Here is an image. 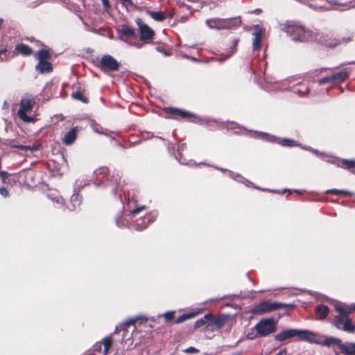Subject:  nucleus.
Listing matches in <instances>:
<instances>
[{"label": "nucleus", "mask_w": 355, "mask_h": 355, "mask_svg": "<svg viewBox=\"0 0 355 355\" xmlns=\"http://www.w3.org/2000/svg\"><path fill=\"white\" fill-rule=\"evenodd\" d=\"M117 34V39L125 42L127 44H132V41L137 38V35L135 30L128 25H123L121 28L118 29Z\"/></svg>", "instance_id": "8"}, {"label": "nucleus", "mask_w": 355, "mask_h": 355, "mask_svg": "<svg viewBox=\"0 0 355 355\" xmlns=\"http://www.w3.org/2000/svg\"><path fill=\"white\" fill-rule=\"evenodd\" d=\"M165 112L181 118H190L195 116V115L191 112L174 107H166L165 108Z\"/></svg>", "instance_id": "17"}, {"label": "nucleus", "mask_w": 355, "mask_h": 355, "mask_svg": "<svg viewBox=\"0 0 355 355\" xmlns=\"http://www.w3.org/2000/svg\"><path fill=\"white\" fill-rule=\"evenodd\" d=\"M108 173V168L107 167H101L98 170L95 171V174L97 177H98L100 175H107Z\"/></svg>", "instance_id": "37"}, {"label": "nucleus", "mask_w": 355, "mask_h": 355, "mask_svg": "<svg viewBox=\"0 0 355 355\" xmlns=\"http://www.w3.org/2000/svg\"><path fill=\"white\" fill-rule=\"evenodd\" d=\"M336 310L339 313L335 317L334 325L336 327L348 333L354 332L355 325L348 317V314L352 312V310H347L341 306H336Z\"/></svg>", "instance_id": "3"}, {"label": "nucleus", "mask_w": 355, "mask_h": 355, "mask_svg": "<svg viewBox=\"0 0 355 355\" xmlns=\"http://www.w3.org/2000/svg\"><path fill=\"white\" fill-rule=\"evenodd\" d=\"M12 146L14 148H19L21 150H29L31 152L35 151L38 149V147L36 146H24V145L13 144Z\"/></svg>", "instance_id": "32"}, {"label": "nucleus", "mask_w": 355, "mask_h": 355, "mask_svg": "<svg viewBox=\"0 0 355 355\" xmlns=\"http://www.w3.org/2000/svg\"><path fill=\"white\" fill-rule=\"evenodd\" d=\"M129 46H133L137 49H141L143 46V44L139 42L132 41V44H129Z\"/></svg>", "instance_id": "46"}, {"label": "nucleus", "mask_w": 355, "mask_h": 355, "mask_svg": "<svg viewBox=\"0 0 355 355\" xmlns=\"http://www.w3.org/2000/svg\"><path fill=\"white\" fill-rule=\"evenodd\" d=\"M331 86H332V85H329V87H328L327 89H330V87H331Z\"/></svg>", "instance_id": "61"}, {"label": "nucleus", "mask_w": 355, "mask_h": 355, "mask_svg": "<svg viewBox=\"0 0 355 355\" xmlns=\"http://www.w3.org/2000/svg\"><path fill=\"white\" fill-rule=\"evenodd\" d=\"M316 334L309 330H300L295 329H288L281 331L275 336V340L277 341H284L286 339L293 337H298L302 340L313 341V338Z\"/></svg>", "instance_id": "4"}, {"label": "nucleus", "mask_w": 355, "mask_h": 355, "mask_svg": "<svg viewBox=\"0 0 355 355\" xmlns=\"http://www.w3.org/2000/svg\"><path fill=\"white\" fill-rule=\"evenodd\" d=\"M114 178V181L111 180L109 187L111 189L112 192L114 194H116L118 191L121 189V178L119 177V174L116 175V177H113Z\"/></svg>", "instance_id": "22"}, {"label": "nucleus", "mask_w": 355, "mask_h": 355, "mask_svg": "<svg viewBox=\"0 0 355 355\" xmlns=\"http://www.w3.org/2000/svg\"><path fill=\"white\" fill-rule=\"evenodd\" d=\"M254 329L257 334L254 336L252 334L248 333L247 335L248 339L264 337L273 333L276 330V322L272 318L262 319L254 326Z\"/></svg>", "instance_id": "6"}, {"label": "nucleus", "mask_w": 355, "mask_h": 355, "mask_svg": "<svg viewBox=\"0 0 355 355\" xmlns=\"http://www.w3.org/2000/svg\"><path fill=\"white\" fill-rule=\"evenodd\" d=\"M327 162H328L329 163H331V164L333 163V162H331V160H328Z\"/></svg>", "instance_id": "60"}, {"label": "nucleus", "mask_w": 355, "mask_h": 355, "mask_svg": "<svg viewBox=\"0 0 355 355\" xmlns=\"http://www.w3.org/2000/svg\"><path fill=\"white\" fill-rule=\"evenodd\" d=\"M140 40L149 42L154 35V31L146 24H139Z\"/></svg>", "instance_id": "13"}, {"label": "nucleus", "mask_w": 355, "mask_h": 355, "mask_svg": "<svg viewBox=\"0 0 355 355\" xmlns=\"http://www.w3.org/2000/svg\"><path fill=\"white\" fill-rule=\"evenodd\" d=\"M277 355H286V351L285 349L279 352Z\"/></svg>", "instance_id": "54"}, {"label": "nucleus", "mask_w": 355, "mask_h": 355, "mask_svg": "<svg viewBox=\"0 0 355 355\" xmlns=\"http://www.w3.org/2000/svg\"><path fill=\"white\" fill-rule=\"evenodd\" d=\"M119 66V62L110 55H104L99 62V67L110 71L118 70Z\"/></svg>", "instance_id": "9"}, {"label": "nucleus", "mask_w": 355, "mask_h": 355, "mask_svg": "<svg viewBox=\"0 0 355 355\" xmlns=\"http://www.w3.org/2000/svg\"><path fill=\"white\" fill-rule=\"evenodd\" d=\"M145 208H146L145 206L138 207L137 208L132 210L130 211V214L132 216H135V215L137 214L138 213H139L141 210L145 209Z\"/></svg>", "instance_id": "43"}, {"label": "nucleus", "mask_w": 355, "mask_h": 355, "mask_svg": "<svg viewBox=\"0 0 355 355\" xmlns=\"http://www.w3.org/2000/svg\"><path fill=\"white\" fill-rule=\"evenodd\" d=\"M173 314H174V312L169 311V312L165 313L163 315V316H164V319L166 320V321H170L173 319Z\"/></svg>", "instance_id": "40"}, {"label": "nucleus", "mask_w": 355, "mask_h": 355, "mask_svg": "<svg viewBox=\"0 0 355 355\" xmlns=\"http://www.w3.org/2000/svg\"><path fill=\"white\" fill-rule=\"evenodd\" d=\"M331 86H332V85H329V87H328L327 89H330V87H331Z\"/></svg>", "instance_id": "62"}, {"label": "nucleus", "mask_w": 355, "mask_h": 355, "mask_svg": "<svg viewBox=\"0 0 355 355\" xmlns=\"http://www.w3.org/2000/svg\"><path fill=\"white\" fill-rule=\"evenodd\" d=\"M345 309H347V310H350L351 309L352 311V310H355V304L352 306L350 308L346 307Z\"/></svg>", "instance_id": "57"}, {"label": "nucleus", "mask_w": 355, "mask_h": 355, "mask_svg": "<svg viewBox=\"0 0 355 355\" xmlns=\"http://www.w3.org/2000/svg\"><path fill=\"white\" fill-rule=\"evenodd\" d=\"M6 53H7L6 49H3L0 50V55H4V58H0V61L6 60L8 59L7 58Z\"/></svg>", "instance_id": "47"}, {"label": "nucleus", "mask_w": 355, "mask_h": 355, "mask_svg": "<svg viewBox=\"0 0 355 355\" xmlns=\"http://www.w3.org/2000/svg\"><path fill=\"white\" fill-rule=\"evenodd\" d=\"M260 135H261L262 137H269L270 136L264 132H259V133Z\"/></svg>", "instance_id": "56"}, {"label": "nucleus", "mask_w": 355, "mask_h": 355, "mask_svg": "<svg viewBox=\"0 0 355 355\" xmlns=\"http://www.w3.org/2000/svg\"><path fill=\"white\" fill-rule=\"evenodd\" d=\"M241 354H242L241 352H236L232 354L231 355H241Z\"/></svg>", "instance_id": "58"}, {"label": "nucleus", "mask_w": 355, "mask_h": 355, "mask_svg": "<svg viewBox=\"0 0 355 355\" xmlns=\"http://www.w3.org/2000/svg\"><path fill=\"white\" fill-rule=\"evenodd\" d=\"M329 3H330L331 4H332V5H340V4H341V3H340L338 2V1H337V0H330V1H329Z\"/></svg>", "instance_id": "52"}, {"label": "nucleus", "mask_w": 355, "mask_h": 355, "mask_svg": "<svg viewBox=\"0 0 355 355\" xmlns=\"http://www.w3.org/2000/svg\"><path fill=\"white\" fill-rule=\"evenodd\" d=\"M183 352L185 353L198 354L199 352V350L194 347H189L184 349Z\"/></svg>", "instance_id": "39"}, {"label": "nucleus", "mask_w": 355, "mask_h": 355, "mask_svg": "<svg viewBox=\"0 0 355 355\" xmlns=\"http://www.w3.org/2000/svg\"><path fill=\"white\" fill-rule=\"evenodd\" d=\"M281 144L283 146H293L297 145L295 141H294L293 139H282L281 141Z\"/></svg>", "instance_id": "35"}, {"label": "nucleus", "mask_w": 355, "mask_h": 355, "mask_svg": "<svg viewBox=\"0 0 355 355\" xmlns=\"http://www.w3.org/2000/svg\"><path fill=\"white\" fill-rule=\"evenodd\" d=\"M141 318L140 316H137V317L133 318H130V319L127 320L123 324H122V325L125 326V327H128V326H130L131 324H135V322H137V320H139Z\"/></svg>", "instance_id": "36"}, {"label": "nucleus", "mask_w": 355, "mask_h": 355, "mask_svg": "<svg viewBox=\"0 0 355 355\" xmlns=\"http://www.w3.org/2000/svg\"><path fill=\"white\" fill-rule=\"evenodd\" d=\"M281 308H294L295 305L294 304H283L280 303Z\"/></svg>", "instance_id": "49"}, {"label": "nucleus", "mask_w": 355, "mask_h": 355, "mask_svg": "<svg viewBox=\"0 0 355 355\" xmlns=\"http://www.w3.org/2000/svg\"><path fill=\"white\" fill-rule=\"evenodd\" d=\"M148 15L155 21H163L166 17L164 14L159 11V12H152V11H148Z\"/></svg>", "instance_id": "29"}, {"label": "nucleus", "mask_w": 355, "mask_h": 355, "mask_svg": "<svg viewBox=\"0 0 355 355\" xmlns=\"http://www.w3.org/2000/svg\"><path fill=\"white\" fill-rule=\"evenodd\" d=\"M35 70L41 74L49 73L53 71V66L49 61L38 62Z\"/></svg>", "instance_id": "18"}, {"label": "nucleus", "mask_w": 355, "mask_h": 355, "mask_svg": "<svg viewBox=\"0 0 355 355\" xmlns=\"http://www.w3.org/2000/svg\"><path fill=\"white\" fill-rule=\"evenodd\" d=\"M349 75V71L347 69H342L332 75L318 80L320 85L329 84L332 86L337 85L345 80Z\"/></svg>", "instance_id": "7"}, {"label": "nucleus", "mask_w": 355, "mask_h": 355, "mask_svg": "<svg viewBox=\"0 0 355 355\" xmlns=\"http://www.w3.org/2000/svg\"><path fill=\"white\" fill-rule=\"evenodd\" d=\"M296 93L297 94L300 96V97H304V96H306V95L308 94L309 93V90H304V91H302V90H296Z\"/></svg>", "instance_id": "45"}, {"label": "nucleus", "mask_w": 355, "mask_h": 355, "mask_svg": "<svg viewBox=\"0 0 355 355\" xmlns=\"http://www.w3.org/2000/svg\"><path fill=\"white\" fill-rule=\"evenodd\" d=\"M80 200L79 199L78 194H73L71 198V204L67 205L69 210H75L78 207L80 206Z\"/></svg>", "instance_id": "28"}, {"label": "nucleus", "mask_w": 355, "mask_h": 355, "mask_svg": "<svg viewBox=\"0 0 355 355\" xmlns=\"http://www.w3.org/2000/svg\"><path fill=\"white\" fill-rule=\"evenodd\" d=\"M92 128H93V130L97 133L101 134L103 132V128L98 124H93Z\"/></svg>", "instance_id": "41"}, {"label": "nucleus", "mask_w": 355, "mask_h": 355, "mask_svg": "<svg viewBox=\"0 0 355 355\" xmlns=\"http://www.w3.org/2000/svg\"><path fill=\"white\" fill-rule=\"evenodd\" d=\"M283 31L291 37L292 40L296 42L318 40V34L313 33L310 30L294 22L284 24Z\"/></svg>", "instance_id": "1"}, {"label": "nucleus", "mask_w": 355, "mask_h": 355, "mask_svg": "<svg viewBox=\"0 0 355 355\" xmlns=\"http://www.w3.org/2000/svg\"><path fill=\"white\" fill-rule=\"evenodd\" d=\"M71 96L73 98L80 101L83 103H87V98L83 95V93L81 90H76V92L71 94Z\"/></svg>", "instance_id": "30"}, {"label": "nucleus", "mask_w": 355, "mask_h": 355, "mask_svg": "<svg viewBox=\"0 0 355 355\" xmlns=\"http://www.w3.org/2000/svg\"><path fill=\"white\" fill-rule=\"evenodd\" d=\"M262 29L259 25L255 26V31L253 32L254 39H253V50L257 51L260 49V45L262 40Z\"/></svg>", "instance_id": "15"}, {"label": "nucleus", "mask_w": 355, "mask_h": 355, "mask_svg": "<svg viewBox=\"0 0 355 355\" xmlns=\"http://www.w3.org/2000/svg\"><path fill=\"white\" fill-rule=\"evenodd\" d=\"M103 345H104V350H103V354L105 355H106L108 352H109V349L111 347L112 345V339L111 337H109V338H105L103 339Z\"/></svg>", "instance_id": "34"}, {"label": "nucleus", "mask_w": 355, "mask_h": 355, "mask_svg": "<svg viewBox=\"0 0 355 355\" xmlns=\"http://www.w3.org/2000/svg\"><path fill=\"white\" fill-rule=\"evenodd\" d=\"M309 150L312 151L313 153L318 155H320L321 157H323L324 156V154H322V153H319L318 150H313V149H309Z\"/></svg>", "instance_id": "51"}, {"label": "nucleus", "mask_w": 355, "mask_h": 355, "mask_svg": "<svg viewBox=\"0 0 355 355\" xmlns=\"http://www.w3.org/2000/svg\"><path fill=\"white\" fill-rule=\"evenodd\" d=\"M211 318H209V329L214 330L220 329L225 324L226 318L223 316L215 318L211 314Z\"/></svg>", "instance_id": "16"}, {"label": "nucleus", "mask_w": 355, "mask_h": 355, "mask_svg": "<svg viewBox=\"0 0 355 355\" xmlns=\"http://www.w3.org/2000/svg\"><path fill=\"white\" fill-rule=\"evenodd\" d=\"M340 349L345 354L355 355V343H342Z\"/></svg>", "instance_id": "21"}, {"label": "nucleus", "mask_w": 355, "mask_h": 355, "mask_svg": "<svg viewBox=\"0 0 355 355\" xmlns=\"http://www.w3.org/2000/svg\"><path fill=\"white\" fill-rule=\"evenodd\" d=\"M123 5L129 6L131 8H135V3L132 0H119Z\"/></svg>", "instance_id": "42"}, {"label": "nucleus", "mask_w": 355, "mask_h": 355, "mask_svg": "<svg viewBox=\"0 0 355 355\" xmlns=\"http://www.w3.org/2000/svg\"><path fill=\"white\" fill-rule=\"evenodd\" d=\"M189 316L187 315H182L177 320L176 322L179 323L181 322L184 321L185 320L188 319Z\"/></svg>", "instance_id": "48"}, {"label": "nucleus", "mask_w": 355, "mask_h": 355, "mask_svg": "<svg viewBox=\"0 0 355 355\" xmlns=\"http://www.w3.org/2000/svg\"><path fill=\"white\" fill-rule=\"evenodd\" d=\"M77 127L71 128L69 132H67L63 139L62 142L65 145H71L72 144L77 137Z\"/></svg>", "instance_id": "19"}, {"label": "nucleus", "mask_w": 355, "mask_h": 355, "mask_svg": "<svg viewBox=\"0 0 355 355\" xmlns=\"http://www.w3.org/2000/svg\"><path fill=\"white\" fill-rule=\"evenodd\" d=\"M0 194L5 198L8 197L9 196L8 191L5 187L0 188Z\"/></svg>", "instance_id": "44"}, {"label": "nucleus", "mask_w": 355, "mask_h": 355, "mask_svg": "<svg viewBox=\"0 0 355 355\" xmlns=\"http://www.w3.org/2000/svg\"><path fill=\"white\" fill-rule=\"evenodd\" d=\"M211 123H215L217 125L223 128H225L227 130H232L234 133L240 134L242 132L243 130H245L244 128L240 126L238 123L234 121H227V122H220L216 120H210L207 121L209 125H211Z\"/></svg>", "instance_id": "12"}, {"label": "nucleus", "mask_w": 355, "mask_h": 355, "mask_svg": "<svg viewBox=\"0 0 355 355\" xmlns=\"http://www.w3.org/2000/svg\"><path fill=\"white\" fill-rule=\"evenodd\" d=\"M123 325L121 324L119 327V326H116V328H115V331H114V333H117L119 331V328H121Z\"/></svg>", "instance_id": "55"}, {"label": "nucleus", "mask_w": 355, "mask_h": 355, "mask_svg": "<svg viewBox=\"0 0 355 355\" xmlns=\"http://www.w3.org/2000/svg\"><path fill=\"white\" fill-rule=\"evenodd\" d=\"M351 40L350 37H327L324 38L323 40H321V37L318 35V40H316L318 42H320L322 44L327 46L334 48L336 47L338 45H340L341 44H346L349 42Z\"/></svg>", "instance_id": "10"}, {"label": "nucleus", "mask_w": 355, "mask_h": 355, "mask_svg": "<svg viewBox=\"0 0 355 355\" xmlns=\"http://www.w3.org/2000/svg\"><path fill=\"white\" fill-rule=\"evenodd\" d=\"M48 197L50 199H51V200L53 202H55L60 205H63V199L60 195L54 193H51L48 195Z\"/></svg>", "instance_id": "31"}, {"label": "nucleus", "mask_w": 355, "mask_h": 355, "mask_svg": "<svg viewBox=\"0 0 355 355\" xmlns=\"http://www.w3.org/2000/svg\"><path fill=\"white\" fill-rule=\"evenodd\" d=\"M147 218H148L147 222H146V217L145 218H140L139 220H137L134 225L135 230H142L146 228V227L148 226V224L149 223L152 222V220H150V218H150L149 216Z\"/></svg>", "instance_id": "26"}, {"label": "nucleus", "mask_w": 355, "mask_h": 355, "mask_svg": "<svg viewBox=\"0 0 355 355\" xmlns=\"http://www.w3.org/2000/svg\"><path fill=\"white\" fill-rule=\"evenodd\" d=\"M103 4L105 8H108L110 7L109 1L108 0H102Z\"/></svg>", "instance_id": "50"}, {"label": "nucleus", "mask_w": 355, "mask_h": 355, "mask_svg": "<svg viewBox=\"0 0 355 355\" xmlns=\"http://www.w3.org/2000/svg\"><path fill=\"white\" fill-rule=\"evenodd\" d=\"M35 99L30 95L24 96L20 101L19 109L17 115L20 119L26 123H34L36 121V115L31 114V112L35 105Z\"/></svg>", "instance_id": "2"}, {"label": "nucleus", "mask_w": 355, "mask_h": 355, "mask_svg": "<svg viewBox=\"0 0 355 355\" xmlns=\"http://www.w3.org/2000/svg\"><path fill=\"white\" fill-rule=\"evenodd\" d=\"M206 25L211 29L227 30L239 26L241 20L239 17L232 18H211L205 21Z\"/></svg>", "instance_id": "5"}, {"label": "nucleus", "mask_w": 355, "mask_h": 355, "mask_svg": "<svg viewBox=\"0 0 355 355\" xmlns=\"http://www.w3.org/2000/svg\"><path fill=\"white\" fill-rule=\"evenodd\" d=\"M0 175H6V172H4V171H1V172H0Z\"/></svg>", "instance_id": "59"}, {"label": "nucleus", "mask_w": 355, "mask_h": 355, "mask_svg": "<svg viewBox=\"0 0 355 355\" xmlns=\"http://www.w3.org/2000/svg\"><path fill=\"white\" fill-rule=\"evenodd\" d=\"M281 309L280 303L277 302H270L269 301H264L259 303L257 306H256L252 312L254 313L261 314L266 312H270L274 310H277Z\"/></svg>", "instance_id": "11"}, {"label": "nucleus", "mask_w": 355, "mask_h": 355, "mask_svg": "<svg viewBox=\"0 0 355 355\" xmlns=\"http://www.w3.org/2000/svg\"><path fill=\"white\" fill-rule=\"evenodd\" d=\"M329 309L327 306L324 305H320L318 306L316 308V314L317 318L319 320H322L325 318L328 313H329Z\"/></svg>", "instance_id": "24"}, {"label": "nucleus", "mask_w": 355, "mask_h": 355, "mask_svg": "<svg viewBox=\"0 0 355 355\" xmlns=\"http://www.w3.org/2000/svg\"><path fill=\"white\" fill-rule=\"evenodd\" d=\"M211 314H206L203 318L198 320L194 323V328H200L204 325H206V328L209 329V318H211Z\"/></svg>", "instance_id": "25"}, {"label": "nucleus", "mask_w": 355, "mask_h": 355, "mask_svg": "<svg viewBox=\"0 0 355 355\" xmlns=\"http://www.w3.org/2000/svg\"><path fill=\"white\" fill-rule=\"evenodd\" d=\"M261 12V9H259V8H257V9H255V10H252L251 12H252V13H255V14H259V13H260Z\"/></svg>", "instance_id": "53"}, {"label": "nucleus", "mask_w": 355, "mask_h": 355, "mask_svg": "<svg viewBox=\"0 0 355 355\" xmlns=\"http://www.w3.org/2000/svg\"><path fill=\"white\" fill-rule=\"evenodd\" d=\"M327 193H329V194H336V195H338V194H343V193H346L347 191H343V190H338V189H329V190H327L326 191Z\"/></svg>", "instance_id": "38"}, {"label": "nucleus", "mask_w": 355, "mask_h": 355, "mask_svg": "<svg viewBox=\"0 0 355 355\" xmlns=\"http://www.w3.org/2000/svg\"><path fill=\"white\" fill-rule=\"evenodd\" d=\"M311 343H315L318 345H325L327 347H330L331 345H336L340 348V344H342V340L339 338L335 337H327L323 341L316 340L315 337L313 338V341H309Z\"/></svg>", "instance_id": "14"}, {"label": "nucleus", "mask_w": 355, "mask_h": 355, "mask_svg": "<svg viewBox=\"0 0 355 355\" xmlns=\"http://www.w3.org/2000/svg\"><path fill=\"white\" fill-rule=\"evenodd\" d=\"M15 50L24 56L30 55L33 51L29 46L24 44H17L15 47Z\"/></svg>", "instance_id": "23"}, {"label": "nucleus", "mask_w": 355, "mask_h": 355, "mask_svg": "<svg viewBox=\"0 0 355 355\" xmlns=\"http://www.w3.org/2000/svg\"><path fill=\"white\" fill-rule=\"evenodd\" d=\"M342 167L346 169H351L355 168V159H345L342 160Z\"/></svg>", "instance_id": "33"}, {"label": "nucleus", "mask_w": 355, "mask_h": 355, "mask_svg": "<svg viewBox=\"0 0 355 355\" xmlns=\"http://www.w3.org/2000/svg\"><path fill=\"white\" fill-rule=\"evenodd\" d=\"M238 42H239V39H234L231 41L229 53L227 55H225L223 58H220V61H223L225 59H227L228 58H230L232 55H233L236 52V46L238 44Z\"/></svg>", "instance_id": "27"}, {"label": "nucleus", "mask_w": 355, "mask_h": 355, "mask_svg": "<svg viewBox=\"0 0 355 355\" xmlns=\"http://www.w3.org/2000/svg\"><path fill=\"white\" fill-rule=\"evenodd\" d=\"M35 58L38 62L49 61L51 58V53L47 49H40L35 53Z\"/></svg>", "instance_id": "20"}]
</instances>
